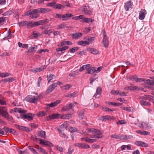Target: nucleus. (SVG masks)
I'll return each instance as SVG.
<instances>
[{
    "instance_id": "nucleus-1",
    "label": "nucleus",
    "mask_w": 154,
    "mask_h": 154,
    "mask_svg": "<svg viewBox=\"0 0 154 154\" xmlns=\"http://www.w3.org/2000/svg\"><path fill=\"white\" fill-rule=\"evenodd\" d=\"M88 131L89 133H95L91 136V138L98 139L102 138L103 137L102 132L98 129L89 128L88 129Z\"/></svg>"
},
{
    "instance_id": "nucleus-2",
    "label": "nucleus",
    "mask_w": 154,
    "mask_h": 154,
    "mask_svg": "<svg viewBox=\"0 0 154 154\" xmlns=\"http://www.w3.org/2000/svg\"><path fill=\"white\" fill-rule=\"evenodd\" d=\"M80 9L86 15L91 16L92 15V11L88 5L83 6L81 7Z\"/></svg>"
},
{
    "instance_id": "nucleus-3",
    "label": "nucleus",
    "mask_w": 154,
    "mask_h": 154,
    "mask_svg": "<svg viewBox=\"0 0 154 154\" xmlns=\"http://www.w3.org/2000/svg\"><path fill=\"white\" fill-rule=\"evenodd\" d=\"M102 32L103 33V37L102 42L105 48H107L109 46V40L106 35V34L105 31L103 30Z\"/></svg>"
},
{
    "instance_id": "nucleus-4",
    "label": "nucleus",
    "mask_w": 154,
    "mask_h": 154,
    "mask_svg": "<svg viewBox=\"0 0 154 154\" xmlns=\"http://www.w3.org/2000/svg\"><path fill=\"white\" fill-rule=\"evenodd\" d=\"M77 104V102H74L73 103L67 104L66 105L62 107V110L63 111L69 110L75 106Z\"/></svg>"
},
{
    "instance_id": "nucleus-5",
    "label": "nucleus",
    "mask_w": 154,
    "mask_h": 154,
    "mask_svg": "<svg viewBox=\"0 0 154 154\" xmlns=\"http://www.w3.org/2000/svg\"><path fill=\"white\" fill-rule=\"evenodd\" d=\"M4 110L1 113L2 116L4 117L7 120L9 121H11L12 119V117L11 116H10L8 113L6 111V109L5 107H3Z\"/></svg>"
},
{
    "instance_id": "nucleus-6",
    "label": "nucleus",
    "mask_w": 154,
    "mask_h": 154,
    "mask_svg": "<svg viewBox=\"0 0 154 154\" xmlns=\"http://www.w3.org/2000/svg\"><path fill=\"white\" fill-rule=\"evenodd\" d=\"M61 102V100H57L51 103H50L46 104V106L48 108H53L57 106L58 104L60 103Z\"/></svg>"
},
{
    "instance_id": "nucleus-7",
    "label": "nucleus",
    "mask_w": 154,
    "mask_h": 154,
    "mask_svg": "<svg viewBox=\"0 0 154 154\" xmlns=\"http://www.w3.org/2000/svg\"><path fill=\"white\" fill-rule=\"evenodd\" d=\"M37 9L31 10V12L30 16L29 17L31 19H35L38 17H39Z\"/></svg>"
},
{
    "instance_id": "nucleus-8",
    "label": "nucleus",
    "mask_w": 154,
    "mask_h": 154,
    "mask_svg": "<svg viewBox=\"0 0 154 154\" xmlns=\"http://www.w3.org/2000/svg\"><path fill=\"white\" fill-rule=\"evenodd\" d=\"M38 140L40 141L39 143L45 146H49L50 147L53 146H54L53 144L49 141L45 140L42 139H39Z\"/></svg>"
},
{
    "instance_id": "nucleus-9",
    "label": "nucleus",
    "mask_w": 154,
    "mask_h": 154,
    "mask_svg": "<svg viewBox=\"0 0 154 154\" xmlns=\"http://www.w3.org/2000/svg\"><path fill=\"white\" fill-rule=\"evenodd\" d=\"M60 117V115L58 114H54L51 115H49L47 117L46 120L47 121H49L51 119H58Z\"/></svg>"
},
{
    "instance_id": "nucleus-10",
    "label": "nucleus",
    "mask_w": 154,
    "mask_h": 154,
    "mask_svg": "<svg viewBox=\"0 0 154 154\" xmlns=\"http://www.w3.org/2000/svg\"><path fill=\"white\" fill-rule=\"evenodd\" d=\"M35 97L30 95H28L25 98L27 101L32 103H35Z\"/></svg>"
},
{
    "instance_id": "nucleus-11",
    "label": "nucleus",
    "mask_w": 154,
    "mask_h": 154,
    "mask_svg": "<svg viewBox=\"0 0 154 154\" xmlns=\"http://www.w3.org/2000/svg\"><path fill=\"white\" fill-rule=\"evenodd\" d=\"M14 126L16 128L20 130H23L28 132L30 131L29 128L25 126L19 125L16 124L14 125Z\"/></svg>"
},
{
    "instance_id": "nucleus-12",
    "label": "nucleus",
    "mask_w": 154,
    "mask_h": 154,
    "mask_svg": "<svg viewBox=\"0 0 154 154\" xmlns=\"http://www.w3.org/2000/svg\"><path fill=\"white\" fill-rule=\"evenodd\" d=\"M30 22L26 21H21L18 23L19 26H26L28 28H30Z\"/></svg>"
},
{
    "instance_id": "nucleus-13",
    "label": "nucleus",
    "mask_w": 154,
    "mask_h": 154,
    "mask_svg": "<svg viewBox=\"0 0 154 154\" xmlns=\"http://www.w3.org/2000/svg\"><path fill=\"white\" fill-rule=\"evenodd\" d=\"M133 3L131 1H128L125 4L124 8L126 11H128L129 8H132Z\"/></svg>"
},
{
    "instance_id": "nucleus-14",
    "label": "nucleus",
    "mask_w": 154,
    "mask_h": 154,
    "mask_svg": "<svg viewBox=\"0 0 154 154\" xmlns=\"http://www.w3.org/2000/svg\"><path fill=\"white\" fill-rule=\"evenodd\" d=\"M146 11L145 9H141L139 13V19L142 20L144 19L145 17Z\"/></svg>"
},
{
    "instance_id": "nucleus-15",
    "label": "nucleus",
    "mask_w": 154,
    "mask_h": 154,
    "mask_svg": "<svg viewBox=\"0 0 154 154\" xmlns=\"http://www.w3.org/2000/svg\"><path fill=\"white\" fill-rule=\"evenodd\" d=\"M46 68V66L45 65L42 66L39 68H34L31 70L32 72H39L42 71L45 69Z\"/></svg>"
},
{
    "instance_id": "nucleus-16",
    "label": "nucleus",
    "mask_w": 154,
    "mask_h": 154,
    "mask_svg": "<svg viewBox=\"0 0 154 154\" xmlns=\"http://www.w3.org/2000/svg\"><path fill=\"white\" fill-rule=\"evenodd\" d=\"M135 143L137 146H141L143 147H147L148 146L147 143L140 141H136Z\"/></svg>"
},
{
    "instance_id": "nucleus-17",
    "label": "nucleus",
    "mask_w": 154,
    "mask_h": 154,
    "mask_svg": "<svg viewBox=\"0 0 154 154\" xmlns=\"http://www.w3.org/2000/svg\"><path fill=\"white\" fill-rule=\"evenodd\" d=\"M51 10L49 8H41L37 9V11L39 13H46L48 12H50Z\"/></svg>"
},
{
    "instance_id": "nucleus-18",
    "label": "nucleus",
    "mask_w": 154,
    "mask_h": 154,
    "mask_svg": "<svg viewBox=\"0 0 154 154\" xmlns=\"http://www.w3.org/2000/svg\"><path fill=\"white\" fill-rule=\"evenodd\" d=\"M34 115H32L31 113H28L27 114L24 115L23 116V118L29 120H32L34 117Z\"/></svg>"
},
{
    "instance_id": "nucleus-19",
    "label": "nucleus",
    "mask_w": 154,
    "mask_h": 154,
    "mask_svg": "<svg viewBox=\"0 0 154 154\" xmlns=\"http://www.w3.org/2000/svg\"><path fill=\"white\" fill-rule=\"evenodd\" d=\"M87 50L88 52L94 54H97L99 53V52L98 50L90 47L87 48Z\"/></svg>"
},
{
    "instance_id": "nucleus-20",
    "label": "nucleus",
    "mask_w": 154,
    "mask_h": 154,
    "mask_svg": "<svg viewBox=\"0 0 154 154\" xmlns=\"http://www.w3.org/2000/svg\"><path fill=\"white\" fill-rule=\"evenodd\" d=\"M73 15L71 14H66L63 15L62 20L63 21L69 19L70 17H72Z\"/></svg>"
},
{
    "instance_id": "nucleus-21",
    "label": "nucleus",
    "mask_w": 154,
    "mask_h": 154,
    "mask_svg": "<svg viewBox=\"0 0 154 154\" xmlns=\"http://www.w3.org/2000/svg\"><path fill=\"white\" fill-rule=\"evenodd\" d=\"M136 132L140 135H149L150 132L146 131H141V130H137L136 131Z\"/></svg>"
},
{
    "instance_id": "nucleus-22",
    "label": "nucleus",
    "mask_w": 154,
    "mask_h": 154,
    "mask_svg": "<svg viewBox=\"0 0 154 154\" xmlns=\"http://www.w3.org/2000/svg\"><path fill=\"white\" fill-rule=\"evenodd\" d=\"M82 35V34L81 32L76 33L72 34L71 35L72 38L75 39H77L80 37Z\"/></svg>"
},
{
    "instance_id": "nucleus-23",
    "label": "nucleus",
    "mask_w": 154,
    "mask_h": 154,
    "mask_svg": "<svg viewBox=\"0 0 154 154\" xmlns=\"http://www.w3.org/2000/svg\"><path fill=\"white\" fill-rule=\"evenodd\" d=\"M14 112H18L19 113H24L26 112L25 110L20 108H14L13 109Z\"/></svg>"
},
{
    "instance_id": "nucleus-24",
    "label": "nucleus",
    "mask_w": 154,
    "mask_h": 154,
    "mask_svg": "<svg viewBox=\"0 0 154 154\" xmlns=\"http://www.w3.org/2000/svg\"><path fill=\"white\" fill-rule=\"evenodd\" d=\"M133 137L131 135H124L122 134V140H127L131 139Z\"/></svg>"
},
{
    "instance_id": "nucleus-25",
    "label": "nucleus",
    "mask_w": 154,
    "mask_h": 154,
    "mask_svg": "<svg viewBox=\"0 0 154 154\" xmlns=\"http://www.w3.org/2000/svg\"><path fill=\"white\" fill-rule=\"evenodd\" d=\"M38 136L42 138H45L46 137L45 132L43 131H39L38 132Z\"/></svg>"
},
{
    "instance_id": "nucleus-26",
    "label": "nucleus",
    "mask_w": 154,
    "mask_h": 154,
    "mask_svg": "<svg viewBox=\"0 0 154 154\" xmlns=\"http://www.w3.org/2000/svg\"><path fill=\"white\" fill-rule=\"evenodd\" d=\"M101 91L102 89L101 87H98L97 88L96 92L94 94V97L96 98L97 97H98L97 95H100V94Z\"/></svg>"
},
{
    "instance_id": "nucleus-27",
    "label": "nucleus",
    "mask_w": 154,
    "mask_h": 154,
    "mask_svg": "<svg viewBox=\"0 0 154 154\" xmlns=\"http://www.w3.org/2000/svg\"><path fill=\"white\" fill-rule=\"evenodd\" d=\"M78 45H79L85 46L86 45H89V43L88 42L87 40L86 41H80L78 42Z\"/></svg>"
},
{
    "instance_id": "nucleus-28",
    "label": "nucleus",
    "mask_w": 154,
    "mask_h": 154,
    "mask_svg": "<svg viewBox=\"0 0 154 154\" xmlns=\"http://www.w3.org/2000/svg\"><path fill=\"white\" fill-rule=\"evenodd\" d=\"M30 28L34 26L40 25L39 20L37 22H30Z\"/></svg>"
},
{
    "instance_id": "nucleus-29",
    "label": "nucleus",
    "mask_w": 154,
    "mask_h": 154,
    "mask_svg": "<svg viewBox=\"0 0 154 154\" xmlns=\"http://www.w3.org/2000/svg\"><path fill=\"white\" fill-rule=\"evenodd\" d=\"M111 137L116 139L122 140V134H113L111 136Z\"/></svg>"
},
{
    "instance_id": "nucleus-30",
    "label": "nucleus",
    "mask_w": 154,
    "mask_h": 154,
    "mask_svg": "<svg viewBox=\"0 0 154 154\" xmlns=\"http://www.w3.org/2000/svg\"><path fill=\"white\" fill-rule=\"evenodd\" d=\"M54 76H55L52 74H50L49 75H47V78L48 80V82L49 83H50V82H51V81L53 79Z\"/></svg>"
},
{
    "instance_id": "nucleus-31",
    "label": "nucleus",
    "mask_w": 154,
    "mask_h": 154,
    "mask_svg": "<svg viewBox=\"0 0 154 154\" xmlns=\"http://www.w3.org/2000/svg\"><path fill=\"white\" fill-rule=\"evenodd\" d=\"M96 71V69L94 67H92L90 68L86 73H88L89 74H91L92 73H94Z\"/></svg>"
},
{
    "instance_id": "nucleus-32",
    "label": "nucleus",
    "mask_w": 154,
    "mask_h": 154,
    "mask_svg": "<svg viewBox=\"0 0 154 154\" xmlns=\"http://www.w3.org/2000/svg\"><path fill=\"white\" fill-rule=\"evenodd\" d=\"M37 46L36 45H34L33 47H31L28 49V51L26 53L31 52L33 51H35L37 49Z\"/></svg>"
},
{
    "instance_id": "nucleus-33",
    "label": "nucleus",
    "mask_w": 154,
    "mask_h": 154,
    "mask_svg": "<svg viewBox=\"0 0 154 154\" xmlns=\"http://www.w3.org/2000/svg\"><path fill=\"white\" fill-rule=\"evenodd\" d=\"M93 20L91 18H83V20H82V23L85 22L87 23H89L90 22H92L93 21Z\"/></svg>"
},
{
    "instance_id": "nucleus-34",
    "label": "nucleus",
    "mask_w": 154,
    "mask_h": 154,
    "mask_svg": "<svg viewBox=\"0 0 154 154\" xmlns=\"http://www.w3.org/2000/svg\"><path fill=\"white\" fill-rule=\"evenodd\" d=\"M145 83L150 85L154 86V81L152 80H146L145 81Z\"/></svg>"
},
{
    "instance_id": "nucleus-35",
    "label": "nucleus",
    "mask_w": 154,
    "mask_h": 154,
    "mask_svg": "<svg viewBox=\"0 0 154 154\" xmlns=\"http://www.w3.org/2000/svg\"><path fill=\"white\" fill-rule=\"evenodd\" d=\"M14 79L13 77H9L6 78L3 80V81L5 82H13L14 80Z\"/></svg>"
},
{
    "instance_id": "nucleus-36",
    "label": "nucleus",
    "mask_w": 154,
    "mask_h": 154,
    "mask_svg": "<svg viewBox=\"0 0 154 154\" xmlns=\"http://www.w3.org/2000/svg\"><path fill=\"white\" fill-rule=\"evenodd\" d=\"M84 16L83 15H81L79 16H75L72 18V20H79V19H82L83 20V18H84Z\"/></svg>"
},
{
    "instance_id": "nucleus-37",
    "label": "nucleus",
    "mask_w": 154,
    "mask_h": 154,
    "mask_svg": "<svg viewBox=\"0 0 154 154\" xmlns=\"http://www.w3.org/2000/svg\"><path fill=\"white\" fill-rule=\"evenodd\" d=\"M83 143H78L74 144L73 145L76 147H78L79 148L82 149L83 147Z\"/></svg>"
},
{
    "instance_id": "nucleus-38",
    "label": "nucleus",
    "mask_w": 154,
    "mask_h": 154,
    "mask_svg": "<svg viewBox=\"0 0 154 154\" xmlns=\"http://www.w3.org/2000/svg\"><path fill=\"white\" fill-rule=\"evenodd\" d=\"M143 98L145 100H151L152 99V97L149 95H145L143 97Z\"/></svg>"
},
{
    "instance_id": "nucleus-39",
    "label": "nucleus",
    "mask_w": 154,
    "mask_h": 154,
    "mask_svg": "<svg viewBox=\"0 0 154 154\" xmlns=\"http://www.w3.org/2000/svg\"><path fill=\"white\" fill-rule=\"evenodd\" d=\"M78 114L79 115V117L81 118L82 119H85V116H84V114L83 110H81V111L78 112Z\"/></svg>"
},
{
    "instance_id": "nucleus-40",
    "label": "nucleus",
    "mask_w": 154,
    "mask_h": 154,
    "mask_svg": "<svg viewBox=\"0 0 154 154\" xmlns=\"http://www.w3.org/2000/svg\"><path fill=\"white\" fill-rule=\"evenodd\" d=\"M140 103L141 105H145V106H149L150 105V103H149L144 101L143 100H141L140 101Z\"/></svg>"
},
{
    "instance_id": "nucleus-41",
    "label": "nucleus",
    "mask_w": 154,
    "mask_h": 154,
    "mask_svg": "<svg viewBox=\"0 0 154 154\" xmlns=\"http://www.w3.org/2000/svg\"><path fill=\"white\" fill-rule=\"evenodd\" d=\"M76 93L75 92L69 94L67 95H65L66 97H69L70 98L74 97L76 96Z\"/></svg>"
},
{
    "instance_id": "nucleus-42",
    "label": "nucleus",
    "mask_w": 154,
    "mask_h": 154,
    "mask_svg": "<svg viewBox=\"0 0 154 154\" xmlns=\"http://www.w3.org/2000/svg\"><path fill=\"white\" fill-rule=\"evenodd\" d=\"M71 87V85L67 84L63 86L62 89L63 90H68Z\"/></svg>"
},
{
    "instance_id": "nucleus-43",
    "label": "nucleus",
    "mask_w": 154,
    "mask_h": 154,
    "mask_svg": "<svg viewBox=\"0 0 154 154\" xmlns=\"http://www.w3.org/2000/svg\"><path fill=\"white\" fill-rule=\"evenodd\" d=\"M40 25H42L46 24L48 23V21L47 19L43 20H39Z\"/></svg>"
},
{
    "instance_id": "nucleus-44",
    "label": "nucleus",
    "mask_w": 154,
    "mask_h": 154,
    "mask_svg": "<svg viewBox=\"0 0 154 154\" xmlns=\"http://www.w3.org/2000/svg\"><path fill=\"white\" fill-rule=\"evenodd\" d=\"M52 32V30L51 29L46 30V29L44 30H43L42 33L45 34H49L50 33Z\"/></svg>"
},
{
    "instance_id": "nucleus-45",
    "label": "nucleus",
    "mask_w": 154,
    "mask_h": 154,
    "mask_svg": "<svg viewBox=\"0 0 154 154\" xmlns=\"http://www.w3.org/2000/svg\"><path fill=\"white\" fill-rule=\"evenodd\" d=\"M56 2L54 1H53L52 2L49 3H48L46 6H47L51 7L54 8V7L56 4Z\"/></svg>"
},
{
    "instance_id": "nucleus-46",
    "label": "nucleus",
    "mask_w": 154,
    "mask_h": 154,
    "mask_svg": "<svg viewBox=\"0 0 154 154\" xmlns=\"http://www.w3.org/2000/svg\"><path fill=\"white\" fill-rule=\"evenodd\" d=\"M79 48L78 47H76L70 49V52L72 53H74L75 51L79 50Z\"/></svg>"
},
{
    "instance_id": "nucleus-47",
    "label": "nucleus",
    "mask_w": 154,
    "mask_h": 154,
    "mask_svg": "<svg viewBox=\"0 0 154 154\" xmlns=\"http://www.w3.org/2000/svg\"><path fill=\"white\" fill-rule=\"evenodd\" d=\"M129 79L132 81H135L137 82V77L136 76L134 75L133 76H130Z\"/></svg>"
},
{
    "instance_id": "nucleus-48",
    "label": "nucleus",
    "mask_w": 154,
    "mask_h": 154,
    "mask_svg": "<svg viewBox=\"0 0 154 154\" xmlns=\"http://www.w3.org/2000/svg\"><path fill=\"white\" fill-rule=\"evenodd\" d=\"M54 89L51 86V85H50L48 88L47 90L46 91V93H50L52 92Z\"/></svg>"
},
{
    "instance_id": "nucleus-49",
    "label": "nucleus",
    "mask_w": 154,
    "mask_h": 154,
    "mask_svg": "<svg viewBox=\"0 0 154 154\" xmlns=\"http://www.w3.org/2000/svg\"><path fill=\"white\" fill-rule=\"evenodd\" d=\"M62 8V5L59 4H57L55 5L54 6V8H56L57 9H61Z\"/></svg>"
},
{
    "instance_id": "nucleus-50",
    "label": "nucleus",
    "mask_w": 154,
    "mask_h": 154,
    "mask_svg": "<svg viewBox=\"0 0 154 154\" xmlns=\"http://www.w3.org/2000/svg\"><path fill=\"white\" fill-rule=\"evenodd\" d=\"M46 114V113H44L43 111L40 112L38 113L37 115L38 117L43 116Z\"/></svg>"
},
{
    "instance_id": "nucleus-51",
    "label": "nucleus",
    "mask_w": 154,
    "mask_h": 154,
    "mask_svg": "<svg viewBox=\"0 0 154 154\" xmlns=\"http://www.w3.org/2000/svg\"><path fill=\"white\" fill-rule=\"evenodd\" d=\"M95 38L94 37H91L88 38L87 40L89 44L93 42Z\"/></svg>"
},
{
    "instance_id": "nucleus-52",
    "label": "nucleus",
    "mask_w": 154,
    "mask_h": 154,
    "mask_svg": "<svg viewBox=\"0 0 154 154\" xmlns=\"http://www.w3.org/2000/svg\"><path fill=\"white\" fill-rule=\"evenodd\" d=\"M113 118L112 116H105V121L108 120V121H110Z\"/></svg>"
},
{
    "instance_id": "nucleus-53",
    "label": "nucleus",
    "mask_w": 154,
    "mask_h": 154,
    "mask_svg": "<svg viewBox=\"0 0 154 154\" xmlns=\"http://www.w3.org/2000/svg\"><path fill=\"white\" fill-rule=\"evenodd\" d=\"M66 24L64 23H63L60 25H59L57 28L58 29H62L64 28L66 26Z\"/></svg>"
},
{
    "instance_id": "nucleus-54",
    "label": "nucleus",
    "mask_w": 154,
    "mask_h": 154,
    "mask_svg": "<svg viewBox=\"0 0 154 154\" xmlns=\"http://www.w3.org/2000/svg\"><path fill=\"white\" fill-rule=\"evenodd\" d=\"M69 131L70 132L72 133L73 132L77 131V129L75 128L71 127L69 128Z\"/></svg>"
},
{
    "instance_id": "nucleus-55",
    "label": "nucleus",
    "mask_w": 154,
    "mask_h": 154,
    "mask_svg": "<svg viewBox=\"0 0 154 154\" xmlns=\"http://www.w3.org/2000/svg\"><path fill=\"white\" fill-rule=\"evenodd\" d=\"M63 15V14H55V16L54 17L56 18H61L62 20Z\"/></svg>"
},
{
    "instance_id": "nucleus-56",
    "label": "nucleus",
    "mask_w": 154,
    "mask_h": 154,
    "mask_svg": "<svg viewBox=\"0 0 154 154\" xmlns=\"http://www.w3.org/2000/svg\"><path fill=\"white\" fill-rule=\"evenodd\" d=\"M83 147L82 148V149H88L90 147V146L89 145H88L87 144L83 143Z\"/></svg>"
},
{
    "instance_id": "nucleus-57",
    "label": "nucleus",
    "mask_w": 154,
    "mask_h": 154,
    "mask_svg": "<svg viewBox=\"0 0 154 154\" xmlns=\"http://www.w3.org/2000/svg\"><path fill=\"white\" fill-rule=\"evenodd\" d=\"M38 151L41 152L43 154H47V153L46 152L45 150L42 148H39V150Z\"/></svg>"
},
{
    "instance_id": "nucleus-58",
    "label": "nucleus",
    "mask_w": 154,
    "mask_h": 154,
    "mask_svg": "<svg viewBox=\"0 0 154 154\" xmlns=\"http://www.w3.org/2000/svg\"><path fill=\"white\" fill-rule=\"evenodd\" d=\"M42 79L41 77H40L38 78V84L37 85L38 87H39L40 86V83H41V82L42 80Z\"/></svg>"
},
{
    "instance_id": "nucleus-59",
    "label": "nucleus",
    "mask_w": 154,
    "mask_h": 154,
    "mask_svg": "<svg viewBox=\"0 0 154 154\" xmlns=\"http://www.w3.org/2000/svg\"><path fill=\"white\" fill-rule=\"evenodd\" d=\"M119 91L118 90L116 91L113 90L111 91V93L113 95H117L118 94Z\"/></svg>"
},
{
    "instance_id": "nucleus-60",
    "label": "nucleus",
    "mask_w": 154,
    "mask_h": 154,
    "mask_svg": "<svg viewBox=\"0 0 154 154\" xmlns=\"http://www.w3.org/2000/svg\"><path fill=\"white\" fill-rule=\"evenodd\" d=\"M11 74L10 73L4 72L3 73V75L2 76V78H4L9 76Z\"/></svg>"
},
{
    "instance_id": "nucleus-61",
    "label": "nucleus",
    "mask_w": 154,
    "mask_h": 154,
    "mask_svg": "<svg viewBox=\"0 0 154 154\" xmlns=\"http://www.w3.org/2000/svg\"><path fill=\"white\" fill-rule=\"evenodd\" d=\"M67 127V125H66V122H64L63 124L61 125L60 126V128L61 129H65Z\"/></svg>"
},
{
    "instance_id": "nucleus-62",
    "label": "nucleus",
    "mask_w": 154,
    "mask_h": 154,
    "mask_svg": "<svg viewBox=\"0 0 154 154\" xmlns=\"http://www.w3.org/2000/svg\"><path fill=\"white\" fill-rule=\"evenodd\" d=\"M73 151V149H72V148L71 146H69L68 148L67 153L68 154H72Z\"/></svg>"
},
{
    "instance_id": "nucleus-63",
    "label": "nucleus",
    "mask_w": 154,
    "mask_h": 154,
    "mask_svg": "<svg viewBox=\"0 0 154 154\" xmlns=\"http://www.w3.org/2000/svg\"><path fill=\"white\" fill-rule=\"evenodd\" d=\"M126 122H125V121L124 120H122L120 121H119L118 122H117V124H126Z\"/></svg>"
},
{
    "instance_id": "nucleus-64",
    "label": "nucleus",
    "mask_w": 154,
    "mask_h": 154,
    "mask_svg": "<svg viewBox=\"0 0 154 154\" xmlns=\"http://www.w3.org/2000/svg\"><path fill=\"white\" fill-rule=\"evenodd\" d=\"M85 69L87 70V71L90 68L92 67L91 65L90 64L85 65Z\"/></svg>"
}]
</instances>
